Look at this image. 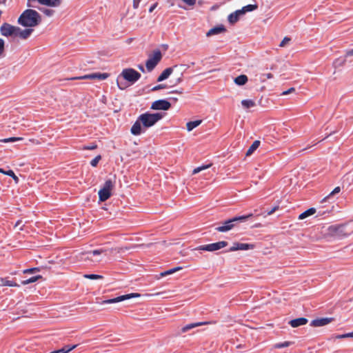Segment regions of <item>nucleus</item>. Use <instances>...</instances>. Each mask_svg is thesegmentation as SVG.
Segmentation results:
<instances>
[{"label": "nucleus", "instance_id": "f257e3e1", "mask_svg": "<svg viewBox=\"0 0 353 353\" xmlns=\"http://www.w3.org/2000/svg\"><path fill=\"white\" fill-rule=\"evenodd\" d=\"M41 22L40 14L34 10L27 9L24 10L18 19V23L24 27H35Z\"/></svg>", "mask_w": 353, "mask_h": 353}, {"label": "nucleus", "instance_id": "f03ea898", "mask_svg": "<svg viewBox=\"0 0 353 353\" xmlns=\"http://www.w3.org/2000/svg\"><path fill=\"white\" fill-rule=\"evenodd\" d=\"M353 233V224L330 225L327 228V234L334 237L343 238Z\"/></svg>", "mask_w": 353, "mask_h": 353}, {"label": "nucleus", "instance_id": "7ed1b4c3", "mask_svg": "<svg viewBox=\"0 0 353 353\" xmlns=\"http://www.w3.org/2000/svg\"><path fill=\"white\" fill-rule=\"evenodd\" d=\"M252 216V214H249L245 216H235L232 219L225 221L221 225L216 227L215 230L219 232H228L236 226L237 222L246 221Z\"/></svg>", "mask_w": 353, "mask_h": 353}, {"label": "nucleus", "instance_id": "20e7f679", "mask_svg": "<svg viewBox=\"0 0 353 353\" xmlns=\"http://www.w3.org/2000/svg\"><path fill=\"white\" fill-rule=\"evenodd\" d=\"M139 121H141L143 127L150 128L154 125L157 121L163 118V114L157 113H144L141 114L139 117Z\"/></svg>", "mask_w": 353, "mask_h": 353}, {"label": "nucleus", "instance_id": "39448f33", "mask_svg": "<svg viewBox=\"0 0 353 353\" xmlns=\"http://www.w3.org/2000/svg\"><path fill=\"white\" fill-rule=\"evenodd\" d=\"M162 54L159 50L153 52V54L150 55L145 63V67L148 72H151L159 62L161 60Z\"/></svg>", "mask_w": 353, "mask_h": 353}, {"label": "nucleus", "instance_id": "423d86ee", "mask_svg": "<svg viewBox=\"0 0 353 353\" xmlns=\"http://www.w3.org/2000/svg\"><path fill=\"white\" fill-rule=\"evenodd\" d=\"M113 188L114 183L110 179L107 180L105 182L103 187L99 190L98 192L99 201H105L108 200L111 196V191L112 190Z\"/></svg>", "mask_w": 353, "mask_h": 353}, {"label": "nucleus", "instance_id": "0eeeda50", "mask_svg": "<svg viewBox=\"0 0 353 353\" xmlns=\"http://www.w3.org/2000/svg\"><path fill=\"white\" fill-rule=\"evenodd\" d=\"M121 76L133 84L140 79L141 74L133 68H125L121 72Z\"/></svg>", "mask_w": 353, "mask_h": 353}, {"label": "nucleus", "instance_id": "6e6552de", "mask_svg": "<svg viewBox=\"0 0 353 353\" xmlns=\"http://www.w3.org/2000/svg\"><path fill=\"white\" fill-rule=\"evenodd\" d=\"M228 242L225 241H219L216 243H212L208 245H200L195 248L197 250H203L208 252H214L221 248H223L228 245Z\"/></svg>", "mask_w": 353, "mask_h": 353}, {"label": "nucleus", "instance_id": "1a4fd4ad", "mask_svg": "<svg viewBox=\"0 0 353 353\" xmlns=\"http://www.w3.org/2000/svg\"><path fill=\"white\" fill-rule=\"evenodd\" d=\"M140 296H141L140 294H138V293H131V294H125V295L119 296H117L114 299L105 300L102 302V303L103 304L115 303H118V302H120L122 301L129 299L130 298L139 297Z\"/></svg>", "mask_w": 353, "mask_h": 353}, {"label": "nucleus", "instance_id": "9d476101", "mask_svg": "<svg viewBox=\"0 0 353 353\" xmlns=\"http://www.w3.org/2000/svg\"><path fill=\"white\" fill-rule=\"evenodd\" d=\"M170 107L171 104L169 101L165 99H160L155 101L152 103L151 109L158 110H168L170 108Z\"/></svg>", "mask_w": 353, "mask_h": 353}, {"label": "nucleus", "instance_id": "9b49d317", "mask_svg": "<svg viewBox=\"0 0 353 353\" xmlns=\"http://www.w3.org/2000/svg\"><path fill=\"white\" fill-rule=\"evenodd\" d=\"M110 74L108 73H92L90 74H85L84 76L81 77H77L71 78L70 79H99V80H104L106 79Z\"/></svg>", "mask_w": 353, "mask_h": 353}, {"label": "nucleus", "instance_id": "f8f14e48", "mask_svg": "<svg viewBox=\"0 0 353 353\" xmlns=\"http://www.w3.org/2000/svg\"><path fill=\"white\" fill-rule=\"evenodd\" d=\"M16 27L10 23H4L0 27V32L4 37L14 35Z\"/></svg>", "mask_w": 353, "mask_h": 353}, {"label": "nucleus", "instance_id": "ddd939ff", "mask_svg": "<svg viewBox=\"0 0 353 353\" xmlns=\"http://www.w3.org/2000/svg\"><path fill=\"white\" fill-rule=\"evenodd\" d=\"M254 245L253 244L243 243H234L233 245L228 250V252H234L237 250H248L253 249Z\"/></svg>", "mask_w": 353, "mask_h": 353}, {"label": "nucleus", "instance_id": "4468645a", "mask_svg": "<svg viewBox=\"0 0 353 353\" xmlns=\"http://www.w3.org/2000/svg\"><path fill=\"white\" fill-rule=\"evenodd\" d=\"M33 32V29L32 28H26L24 30L21 29L19 27H16L14 35L15 37H18L22 39H28Z\"/></svg>", "mask_w": 353, "mask_h": 353}, {"label": "nucleus", "instance_id": "2eb2a0df", "mask_svg": "<svg viewBox=\"0 0 353 353\" xmlns=\"http://www.w3.org/2000/svg\"><path fill=\"white\" fill-rule=\"evenodd\" d=\"M212 323H215V322L202 321V322H197V323H190V324H188V325H186L185 326H184V327H183L181 328V332L182 333H185V332H188V330H190L191 329H193L194 327H199V326H201V325H210V324H212Z\"/></svg>", "mask_w": 353, "mask_h": 353}, {"label": "nucleus", "instance_id": "dca6fc26", "mask_svg": "<svg viewBox=\"0 0 353 353\" xmlns=\"http://www.w3.org/2000/svg\"><path fill=\"white\" fill-rule=\"evenodd\" d=\"M103 252H104V250L103 249L94 250L92 251L87 252L85 253L82 252L80 254H81L80 258L82 260H86V259L91 260L90 256L92 255L97 256V255H99V254H102Z\"/></svg>", "mask_w": 353, "mask_h": 353}, {"label": "nucleus", "instance_id": "f3484780", "mask_svg": "<svg viewBox=\"0 0 353 353\" xmlns=\"http://www.w3.org/2000/svg\"><path fill=\"white\" fill-rule=\"evenodd\" d=\"M332 321V318L317 319H314L312 321L311 325L314 326V327L324 326V325H327L328 323H331Z\"/></svg>", "mask_w": 353, "mask_h": 353}, {"label": "nucleus", "instance_id": "a211bd4d", "mask_svg": "<svg viewBox=\"0 0 353 353\" xmlns=\"http://www.w3.org/2000/svg\"><path fill=\"white\" fill-rule=\"evenodd\" d=\"M307 321H307V319L306 318L301 317V318H297V319L291 320L289 322V324L292 327H299L301 325H305L307 323Z\"/></svg>", "mask_w": 353, "mask_h": 353}, {"label": "nucleus", "instance_id": "6ab92c4d", "mask_svg": "<svg viewBox=\"0 0 353 353\" xmlns=\"http://www.w3.org/2000/svg\"><path fill=\"white\" fill-rule=\"evenodd\" d=\"M141 121H139V118L138 117L137 120L132 125L131 128V133L134 135H139L141 133Z\"/></svg>", "mask_w": 353, "mask_h": 353}, {"label": "nucleus", "instance_id": "aec40b11", "mask_svg": "<svg viewBox=\"0 0 353 353\" xmlns=\"http://www.w3.org/2000/svg\"><path fill=\"white\" fill-rule=\"evenodd\" d=\"M225 28L223 26H220L211 28L207 33V37H211L214 34H218L225 31Z\"/></svg>", "mask_w": 353, "mask_h": 353}, {"label": "nucleus", "instance_id": "412c9836", "mask_svg": "<svg viewBox=\"0 0 353 353\" xmlns=\"http://www.w3.org/2000/svg\"><path fill=\"white\" fill-rule=\"evenodd\" d=\"M172 72H173L172 68H168L165 69L162 72V73L159 76V77L157 78V81L161 82L163 80L167 79L169 77V76L172 73Z\"/></svg>", "mask_w": 353, "mask_h": 353}, {"label": "nucleus", "instance_id": "4be33fe9", "mask_svg": "<svg viewBox=\"0 0 353 353\" xmlns=\"http://www.w3.org/2000/svg\"><path fill=\"white\" fill-rule=\"evenodd\" d=\"M61 3V0H41L40 4L50 7H58Z\"/></svg>", "mask_w": 353, "mask_h": 353}, {"label": "nucleus", "instance_id": "5701e85b", "mask_svg": "<svg viewBox=\"0 0 353 353\" xmlns=\"http://www.w3.org/2000/svg\"><path fill=\"white\" fill-rule=\"evenodd\" d=\"M0 286L19 287L17 283L8 280L6 278H0Z\"/></svg>", "mask_w": 353, "mask_h": 353}, {"label": "nucleus", "instance_id": "b1692460", "mask_svg": "<svg viewBox=\"0 0 353 353\" xmlns=\"http://www.w3.org/2000/svg\"><path fill=\"white\" fill-rule=\"evenodd\" d=\"M258 6L256 4H249L245 6H243L241 10H238V12H241V14H243L247 12H251L256 10Z\"/></svg>", "mask_w": 353, "mask_h": 353}, {"label": "nucleus", "instance_id": "393cba45", "mask_svg": "<svg viewBox=\"0 0 353 353\" xmlns=\"http://www.w3.org/2000/svg\"><path fill=\"white\" fill-rule=\"evenodd\" d=\"M248 77L245 74H241L234 80V83L239 85H243L248 82Z\"/></svg>", "mask_w": 353, "mask_h": 353}, {"label": "nucleus", "instance_id": "a878e982", "mask_svg": "<svg viewBox=\"0 0 353 353\" xmlns=\"http://www.w3.org/2000/svg\"><path fill=\"white\" fill-rule=\"evenodd\" d=\"M315 212H316V209L314 208H311L305 210L303 213L300 214L299 216V219L303 220L311 215H313Z\"/></svg>", "mask_w": 353, "mask_h": 353}, {"label": "nucleus", "instance_id": "bb28decb", "mask_svg": "<svg viewBox=\"0 0 353 353\" xmlns=\"http://www.w3.org/2000/svg\"><path fill=\"white\" fill-rule=\"evenodd\" d=\"M260 145V141H254L246 152V156H250Z\"/></svg>", "mask_w": 353, "mask_h": 353}, {"label": "nucleus", "instance_id": "cd10ccee", "mask_svg": "<svg viewBox=\"0 0 353 353\" xmlns=\"http://www.w3.org/2000/svg\"><path fill=\"white\" fill-rule=\"evenodd\" d=\"M241 14V12L236 10L228 16V21L232 24L236 23L239 20V16Z\"/></svg>", "mask_w": 353, "mask_h": 353}, {"label": "nucleus", "instance_id": "c85d7f7f", "mask_svg": "<svg viewBox=\"0 0 353 353\" xmlns=\"http://www.w3.org/2000/svg\"><path fill=\"white\" fill-rule=\"evenodd\" d=\"M201 120H196L193 121H189L186 123V128L188 131H192L194 128H196L201 123Z\"/></svg>", "mask_w": 353, "mask_h": 353}, {"label": "nucleus", "instance_id": "c756f323", "mask_svg": "<svg viewBox=\"0 0 353 353\" xmlns=\"http://www.w3.org/2000/svg\"><path fill=\"white\" fill-rule=\"evenodd\" d=\"M241 104L245 108H250L256 105L255 102L251 99H245L241 101Z\"/></svg>", "mask_w": 353, "mask_h": 353}, {"label": "nucleus", "instance_id": "7c9ffc66", "mask_svg": "<svg viewBox=\"0 0 353 353\" xmlns=\"http://www.w3.org/2000/svg\"><path fill=\"white\" fill-rule=\"evenodd\" d=\"M341 191V188L339 186L336 187L327 196L323 199L321 202H325L328 199H331L335 194L339 193Z\"/></svg>", "mask_w": 353, "mask_h": 353}, {"label": "nucleus", "instance_id": "2f4dec72", "mask_svg": "<svg viewBox=\"0 0 353 353\" xmlns=\"http://www.w3.org/2000/svg\"><path fill=\"white\" fill-rule=\"evenodd\" d=\"M41 278H42V276H41V275L34 276H32L27 280L23 281L21 282V284L24 285H28L29 283L36 282L37 281H38L39 279H40Z\"/></svg>", "mask_w": 353, "mask_h": 353}, {"label": "nucleus", "instance_id": "473e14b6", "mask_svg": "<svg viewBox=\"0 0 353 353\" xmlns=\"http://www.w3.org/2000/svg\"><path fill=\"white\" fill-rule=\"evenodd\" d=\"M39 10L47 17H52L54 14V10L52 9L41 8Z\"/></svg>", "mask_w": 353, "mask_h": 353}, {"label": "nucleus", "instance_id": "72a5a7b5", "mask_svg": "<svg viewBox=\"0 0 353 353\" xmlns=\"http://www.w3.org/2000/svg\"><path fill=\"white\" fill-rule=\"evenodd\" d=\"M182 269L181 267H176V268H172V269H170L167 271H165L163 272H162L161 274V275L162 276H167V275H169V274H173L179 270H181Z\"/></svg>", "mask_w": 353, "mask_h": 353}, {"label": "nucleus", "instance_id": "f704fd0d", "mask_svg": "<svg viewBox=\"0 0 353 353\" xmlns=\"http://www.w3.org/2000/svg\"><path fill=\"white\" fill-rule=\"evenodd\" d=\"M291 342L290 341H285V342H283V343H276L274 345V347L275 349H281V348H283V347H287L288 346H290L291 345Z\"/></svg>", "mask_w": 353, "mask_h": 353}, {"label": "nucleus", "instance_id": "c9c22d12", "mask_svg": "<svg viewBox=\"0 0 353 353\" xmlns=\"http://www.w3.org/2000/svg\"><path fill=\"white\" fill-rule=\"evenodd\" d=\"M23 140L22 137H10L7 139H1L0 141L2 143H10V142H15L17 141Z\"/></svg>", "mask_w": 353, "mask_h": 353}, {"label": "nucleus", "instance_id": "e433bc0d", "mask_svg": "<svg viewBox=\"0 0 353 353\" xmlns=\"http://www.w3.org/2000/svg\"><path fill=\"white\" fill-rule=\"evenodd\" d=\"M212 164H208V165H202V166H200V167H197L196 168H194L192 171V174H197L199 172H200L202 170H204L205 169H208L210 167H211Z\"/></svg>", "mask_w": 353, "mask_h": 353}, {"label": "nucleus", "instance_id": "4c0bfd02", "mask_svg": "<svg viewBox=\"0 0 353 353\" xmlns=\"http://www.w3.org/2000/svg\"><path fill=\"white\" fill-rule=\"evenodd\" d=\"M83 277L88 279H102L103 278L101 275L94 274H84Z\"/></svg>", "mask_w": 353, "mask_h": 353}, {"label": "nucleus", "instance_id": "58836bf2", "mask_svg": "<svg viewBox=\"0 0 353 353\" xmlns=\"http://www.w3.org/2000/svg\"><path fill=\"white\" fill-rule=\"evenodd\" d=\"M4 174L11 176L14 180L15 183H17L19 182V178L12 170L6 171V172H4Z\"/></svg>", "mask_w": 353, "mask_h": 353}, {"label": "nucleus", "instance_id": "ea45409f", "mask_svg": "<svg viewBox=\"0 0 353 353\" xmlns=\"http://www.w3.org/2000/svg\"><path fill=\"white\" fill-rule=\"evenodd\" d=\"M97 148V145L95 143H92L89 145H84L82 147L81 150H92Z\"/></svg>", "mask_w": 353, "mask_h": 353}, {"label": "nucleus", "instance_id": "a19ab883", "mask_svg": "<svg viewBox=\"0 0 353 353\" xmlns=\"http://www.w3.org/2000/svg\"><path fill=\"white\" fill-rule=\"evenodd\" d=\"M101 155H98L95 158H94L91 161H90V165L92 166V167H96L99 163V161L101 160Z\"/></svg>", "mask_w": 353, "mask_h": 353}, {"label": "nucleus", "instance_id": "79ce46f5", "mask_svg": "<svg viewBox=\"0 0 353 353\" xmlns=\"http://www.w3.org/2000/svg\"><path fill=\"white\" fill-rule=\"evenodd\" d=\"M349 337H352V332H350V333H347V334H343L336 335L334 336V338L337 339H345V338H349Z\"/></svg>", "mask_w": 353, "mask_h": 353}, {"label": "nucleus", "instance_id": "37998d69", "mask_svg": "<svg viewBox=\"0 0 353 353\" xmlns=\"http://www.w3.org/2000/svg\"><path fill=\"white\" fill-rule=\"evenodd\" d=\"M39 271H40V269L39 268H32L24 270L23 271V274L34 273V272H39Z\"/></svg>", "mask_w": 353, "mask_h": 353}, {"label": "nucleus", "instance_id": "c03bdc74", "mask_svg": "<svg viewBox=\"0 0 353 353\" xmlns=\"http://www.w3.org/2000/svg\"><path fill=\"white\" fill-rule=\"evenodd\" d=\"M290 40H291V39L288 37H284L283 39L280 43L279 46L280 47L285 46L290 41Z\"/></svg>", "mask_w": 353, "mask_h": 353}, {"label": "nucleus", "instance_id": "a18cd8bd", "mask_svg": "<svg viewBox=\"0 0 353 353\" xmlns=\"http://www.w3.org/2000/svg\"><path fill=\"white\" fill-rule=\"evenodd\" d=\"M167 88V85L165 84H159V85H157L154 87H153L151 90L152 91H157V90H161V89H165Z\"/></svg>", "mask_w": 353, "mask_h": 353}, {"label": "nucleus", "instance_id": "49530a36", "mask_svg": "<svg viewBox=\"0 0 353 353\" xmlns=\"http://www.w3.org/2000/svg\"><path fill=\"white\" fill-rule=\"evenodd\" d=\"M4 45H5L4 41L2 39L0 38V56L4 52Z\"/></svg>", "mask_w": 353, "mask_h": 353}, {"label": "nucleus", "instance_id": "de8ad7c7", "mask_svg": "<svg viewBox=\"0 0 353 353\" xmlns=\"http://www.w3.org/2000/svg\"><path fill=\"white\" fill-rule=\"evenodd\" d=\"M295 92L294 88H290L288 90H285L281 93V95H287Z\"/></svg>", "mask_w": 353, "mask_h": 353}, {"label": "nucleus", "instance_id": "09e8293b", "mask_svg": "<svg viewBox=\"0 0 353 353\" xmlns=\"http://www.w3.org/2000/svg\"><path fill=\"white\" fill-rule=\"evenodd\" d=\"M181 1L190 6H194L196 1V0H181Z\"/></svg>", "mask_w": 353, "mask_h": 353}, {"label": "nucleus", "instance_id": "8fccbe9b", "mask_svg": "<svg viewBox=\"0 0 353 353\" xmlns=\"http://www.w3.org/2000/svg\"><path fill=\"white\" fill-rule=\"evenodd\" d=\"M21 224H22V221H21V220H19V221H17V223H15V225H14V228H18L19 226H20V227H19V230H23L24 225H21Z\"/></svg>", "mask_w": 353, "mask_h": 353}, {"label": "nucleus", "instance_id": "3c124183", "mask_svg": "<svg viewBox=\"0 0 353 353\" xmlns=\"http://www.w3.org/2000/svg\"><path fill=\"white\" fill-rule=\"evenodd\" d=\"M141 0H133V8L137 9Z\"/></svg>", "mask_w": 353, "mask_h": 353}, {"label": "nucleus", "instance_id": "603ef678", "mask_svg": "<svg viewBox=\"0 0 353 353\" xmlns=\"http://www.w3.org/2000/svg\"><path fill=\"white\" fill-rule=\"evenodd\" d=\"M157 6H158V3H157V2L154 3V4H153L150 8V9H149V12H153V10H154L157 7Z\"/></svg>", "mask_w": 353, "mask_h": 353}, {"label": "nucleus", "instance_id": "864d4df0", "mask_svg": "<svg viewBox=\"0 0 353 353\" xmlns=\"http://www.w3.org/2000/svg\"><path fill=\"white\" fill-rule=\"evenodd\" d=\"M350 56H353V49L350 50H347L346 52H345V57H350Z\"/></svg>", "mask_w": 353, "mask_h": 353}, {"label": "nucleus", "instance_id": "5fc2aeb1", "mask_svg": "<svg viewBox=\"0 0 353 353\" xmlns=\"http://www.w3.org/2000/svg\"><path fill=\"white\" fill-rule=\"evenodd\" d=\"M278 206L274 207L270 211L268 212V215L272 214L276 210H278Z\"/></svg>", "mask_w": 353, "mask_h": 353}, {"label": "nucleus", "instance_id": "6e6d98bb", "mask_svg": "<svg viewBox=\"0 0 353 353\" xmlns=\"http://www.w3.org/2000/svg\"><path fill=\"white\" fill-rule=\"evenodd\" d=\"M267 79H272L273 78V74L272 73H268L265 74Z\"/></svg>", "mask_w": 353, "mask_h": 353}, {"label": "nucleus", "instance_id": "4d7b16f0", "mask_svg": "<svg viewBox=\"0 0 353 353\" xmlns=\"http://www.w3.org/2000/svg\"><path fill=\"white\" fill-rule=\"evenodd\" d=\"M170 93H178L179 94H183V90H174V91H172Z\"/></svg>", "mask_w": 353, "mask_h": 353}, {"label": "nucleus", "instance_id": "13d9d810", "mask_svg": "<svg viewBox=\"0 0 353 353\" xmlns=\"http://www.w3.org/2000/svg\"><path fill=\"white\" fill-rule=\"evenodd\" d=\"M138 68H139L141 71H142L143 72H145L144 68H143V66L142 65H138Z\"/></svg>", "mask_w": 353, "mask_h": 353}, {"label": "nucleus", "instance_id": "bf43d9fd", "mask_svg": "<svg viewBox=\"0 0 353 353\" xmlns=\"http://www.w3.org/2000/svg\"><path fill=\"white\" fill-rule=\"evenodd\" d=\"M170 100H172V101H176L178 100V99L175 97H171L169 98Z\"/></svg>", "mask_w": 353, "mask_h": 353}, {"label": "nucleus", "instance_id": "052dcab7", "mask_svg": "<svg viewBox=\"0 0 353 353\" xmlns=\"http://www.w3.org/2000/svg\"><path fill=\"white\" fill-rule=\"evenodd\" d=\"M117 85H118V87L119 88V89H121V90L124 89V88H123V87H121V86L119 85V83H117Z\"/></svg>", "mask_w": 353, "mask_h": 353}, {"label": "nucleus", "instance_id": "680f3d73", "mask_svg": "<svg viewBox=\"0 0 353 353\" xmlns=\"http://www.w3.org/2000/svg\"><path fill=\"white\" fill-rule=\"evenodd\" d=\"M4 172H6V171H4L2 168H0V173L4 174Z\"/></svg>", "mask_w": 353, "mask_h": 353}, {"label": "nucleus", "instance_id": "e2e57ef3", "mask_svg": "<svg viewBox=\"0 0 353 353\" xmlns=\"http://www.w3.org/2000/svg\"><path fill=\"white\" fill-rule=\"evenodd\" d=\"M352 338H353V332H352Z\"/></svg>", "mask_w": 353, "mask_h": 353}, {"label": "nucleus", "instance_id": "0e129e2a", "mask_svg": "<svg viewBox=\"0 0 353 353\" xmlns=\"http://www.w3.org/2000/svg\"><path fill=\"white\" fill-rule=\"evenodd\" d=\"M6 0H3V1H6Z\"/></svg>", "mask_w": 353, "mask_h": 353}]
</instances>
